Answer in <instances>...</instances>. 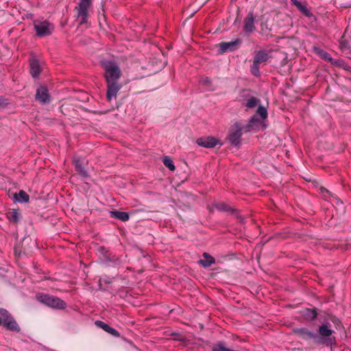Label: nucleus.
Listing matches in <instances>:
<instances>
[{"label": "nucleus", "mask_w": 351, "mask_h": 351, "mask_svg": "<svg viewBox=\"0 0 351 351\" xmlns=\"http://www.w3.org/2000/svg\"><path fill=\"white\" fill-rule=\"evenodd\" d=\"M104 70V77L107 83L106 98L110 101L117 97V94L121 89L117 81L121 77V71L118 65L113 61L105 60L101 62Z\"/></svg>", "instance_id": "f257e3e1"}, {"label": "nucleus", "mask_w": 351, "mask_h": 351, "mask_svg": "<svg viewBox=\"0 0 351 351\" xmlns=\"http://www.w3.org/2000/svg\"><path fill=\"white\" fill-rule=\"evenodd\" d=\"M260 121H261L256 115H254L250 118L248 123L245 125H241L239 123L236 122L234 125V128L230 131L227 137L228 140L234 146L239 145L241 144V138L243 134V132H250L254 128V125Z\"/></svg>", "instance_id": "f03ea898"}, {"label": "nucleus", "mask_w": 351, "mask_h": 351, "mask_svg": "<svg viewBox=\"0 0 351 351\" xmlns=\"http://www.w3.org/2000/svg\"><path fill=\"white\" fill-rule=\"evenodd\" d=\"M36 298L40 303L54 309L63 310L66 307V303L64 300L54 295L38 293L36 295Z\"/></svg>", "instance_id": "7ed1b4c3"}, {"label": "nucleus", "mask_w": 351, "mask_h": 351, "mask_svg": "<svg viewBox=\"0 0 351 351\" xmlns=\"http://www.w3.org/2000/svg\"><path fill=\"white\" fill-rule=\"evenodd\" d=\"M3 325L8 330L19 332L21 328L14 317L8 310L0 308V326Z\"/></svg>", "instance_id": "20e7f679"}, {"label": "nucleus", "mask_w": 351, "mask_h": 351, "mask_svg": "<svg viewBox=\"0 0 351 351\" xmlns=\"http://www.w3.org/2000/svg\"><path fill=\"white\" fill-rule=\"evenodd\" d=\"M269 58V54L264 50L256 51L254 52L253 63L250 66V72L255 77L261 75L260 64L265 63Z\"/></svg>", "instance_id": "39448f33"}, {"label": "nucleus", "mask_w": 351, "mask_h": 351, "mask_svg": "<svg viewBox=\"0 0 351 351\" xmlns=\"http://www.w3.org/2000/svg\"><path fill=\"white\" fill-rule=\"evenodd\" d=\"M330 328L331 325L329 322H326L319 326L317 334L320 335V344L329 346L335 341V337H332L334 331Z\"/></svg>", "instance_id": "423d86ee"}, {"label": "nucleus", "mask_w": 351, "mask_h": 351, "mask_svg": "<svg viewBox=\"0 0 351 351\" xmlns=\"http://www.w3.org/2000/svg\"><path fill=\"white\" fill-rule=\"evenodd\" d=\"M92 5V0H80L75 10L77 12V18L80 21V25L88 23V8Z\"/></svg>", "instance_id": "0eeeda50"}, {"label": "nucleus", "mask_w": 351, "mask_h": 351, "mask_svg": "<svg viewBox=\"0 0 351 351\" xmlns=\"http://www.w3.org/2000/svg\"><path fill=\"white\" fill-rule=\"evenodd\" d=\"M34 28L38 36L44 37L51 34L53 25L47 21H35L34 22Z\"/></svg>", "instance_id": "6e6552de"}, {"label": "nucleus", "mask_w": 351, "mask_h": 351, "mask_svg": "<svg viewBox=\"0 0 351 351\" xmlns=\"http://www.w3.org/2000/svg\"><path fill=\"white\" fill-rule=\"evenodd\" d=\"M293 332L304 340L313 339L316 344L320 345V335L311 332L306 328H294Z\"/></svg>", "instance_id": "1a4fd4ad"}, {"label": "nucleus", "mask_w": 351, "mask_h": 351, "mask_svg": "<svg viewBox=\"0 0 351 351\" xmlns=\"http://www.w3.org/2000/svg\"><path fill=\"white\" fill-rule=\"evenodd\" d=\"M242 43L240 38H237L230 42H222L219 44L220 53H226L228 51H234L239 48Z\"/></svg>", "instance_id": "9d476101"}, {"label": "nucleus", "mask_w": 351, "mask_h": 351, "mask_svg": "<svg viewBox=\"0 0 351 351\" xmlns=\"http://www.w3.org/2000/svg\"><path fill=\"white\" fill-rule=\"evenodd\" d=\"M35 98L36 100L41 104H49L51 101V97L47 86H40L38 87L36 90Z\"/></svg>", "instance_id": "9b49d317"}, {"label": "nucleus", "mask_w": 351, "mask_h": 351, "mask_svg": "<svg viewBox=\"0 0 351 351\" xmlns=\"http://www.w3.org/2000/svg\"><path fill=\"white\" fill-rule=\"evenodd\" d=\"M196 142L198 145L206 148H213L219 143V141L213 136L201 137Z\"/></svg>", "instance_id": "f8f14e48"}, {"label": "nucleus", "mask_w": 351, "mask_h": 351, "mask_svg": "<svg viewBox=\"0 0 351 351\" xmlns=\"http://www.w3.org/2000/svg\"><path fill=\"white\" fill-rule=\"evenodd\" d=\"M255 16L253 12H250L244 20L243 31L245 33H252L256 29L254 26Z\"/></svg>", "instance_id": "ddd939ff"}, {"label": "nucleus", "mask_w": 351, "mask_h": 351, "mask_svg": "<svg viewBox=\"0 0 351 351\" xmlns=\"http://www.w3.org/2000/svg\"><path fill=\"white\" fill-rule=\"evenodd\" d=\"M300 313H301V316L305 320L308 321V322L314 321L318 315L317 309L316 308H306L303 309L302 311H301Z\"/></svg>", "instance_id": "4468645a"}, {"label": "nucleus", "mask_w": 351, "mask_h": 351, "mask_svg": "<svg viewBox=\"0 0 351 351\" xmlns=\"http://www.w3.org/2000/svg\"><path fill=\"white\" fill-rule=\"evenodd\" d=\"M30 73L34 78L39 76L40 73V66L39 61L35 58H29Z\"/></svg>", "instance_id": "2eb2a0df"}, {"label": "nucleus", "mask_w": 351, "mask_h": 351, "mask_svg": "<svg viewBox=\"0 0 351 351\" xmlns=\"http://www.w3.org/2000/svg\"><path fill=\"white\" fill-rule=\"evenodd\" d=\"M95 324L97 327L102 328L104 330H105L108 333L112 335L113 337H120V334L117 330L110 327L108 324H107L106 323H105L102 321L97 320V321H95Z\"/></svg>", "instance_id": "dca6fc26"}, {"label": "nucleus", "mask_w": 351, "mask_h": 351, "mask_svg": "<svg viewBox=\"0 0 351 351\" xmlns=\"http://www.w3.org/2000/svg\"><path fill=\"white\" fill-rule=\"evenodd\" d=\"M73 162L75 165V170L83 177L88 176V173L83 167V160L79 158L75 157L73 158Z\"/></svg>", "instance_id": "f3484780"}, {"label": "nucleus", "mask_w": 351, "mask_h": 351, "mask_svg": "<svg viewBox=\"0 0 351 351\" xmlns=\"http://www.w3.org/2000/svg\"><path fill=\"white\" fill-rule=\"evenodd\" d=\"M110 215L112 218L119 219L121 221H127L130 219L128 213L120 211L118 210H113L110 211Z\"/></svg>", "instance_id": "a211bd4d"}, {"label": "nucleus", "mask_w": 351, "mask_h": 351, "mask_svg": "<svg viewBox=\"0 0 351 351\" xmlns=\"http://www.w3.org/2000/svg\"><path fill=\"white\" fill-rule=\"evenodd\" d=\"M204 259L199 261V264L204 267H208L215 263V258L207 252L203 254Z\"/></svg>", "instance_id": "6ab92c4d"}, {"label": "nucleus", "mask_w": 351, "mask_h": 351, "mask_svg": "<svg viewBox=\"0 0 351 351\" xmlns=\"http://www.w3.org/2000/svg\"><path fill=\"white\" fill-rule=\"evenodd\" d=\"M291 3L306 16H311L312 13L308 9L298 0H291Z\"/></svg>", "instance_id": "aec40b11"}, {"label": "nucleus", "mask_w": 351, "mask_h": 351, "mask_svg": "<svg viewBox=\"0 0 351 351\" xmlns=\"http://www.w3.org/2000/svg\"><path fill=\"white\" fill-rule=\"evenodd\" d=\"M215 207L219 211L230 212L232 214L237 213V209L231 208L229 205L224 202L215 204Z\"/></svg>", "instance_id": "412c9836"}, {"label": "nucleus", "mask_w": 351, "mask_h": 351, "mask_svg": "<svg viewBox=\"0 0 351 351\" xmlns=\"http://www.w3.org/2000/svg\"><path fill=\"white\" fill-rule=\"evenodd\" d=\"M14 197L16 201L21 203L27 202L29 199V195L23 190H21L19 193H15Z\"/></svg>", "instance_id": "4be33fe9"}, {"label": "nucleus", "mask_w": 351, "mask_h": 351, "mask_svg": "<svg viewBox=\"0 0 351 351\" xmlns=\"http://www.w3.org/2000/svg\"><path fill=\"white\" fill-rule=\"evenodd\" d=\"M7 218L14 223H17L19 222V213L15 209L10 210L7 213Z\"/></svg>", "instance_id": "5701e85b"}, {"label": "nucleus", "mask_w": 351, "mask_h": 351, "mask_svg": "<svg viewBox=\"0 0 351 351\" xmlns=\"http://www.w3.org/2000/svg\"><path fill=\"white\" fill-rule=\"evenodd\" d=\"M256 114H258L261 117V119H259L260 121L261 120H264L267 117V109L263 107V106H259L258 107V109L256 110ZM261 121L259 122V123H261ZM258 123H257L254 127H257L258 126Z\"/></svg>", "instance_id": "b1692460"}, {"label": "nucleus", "mask_w": 351, "mask_h": 351, "mask_svg": "<svg viewBox=\"0 0 351 351\" xmlns=\"http://www.w3.org/2000/svg\"><path fill=\"white\" fill-rule=\"evenodd\" d=\"M163 164L171 171L176 169L175 165H173V160L169 157L165 156L162 160Z\"/></svg>", "instance_id": "393cba45"}, {"label": "nucleus", "mask_w": 351, "mask_h": 351, "mask_svg": "<svg viewBox=\"0 0 351 351\" xmlns=\"http://www.w3.org/2000/svg\"><path fill=\"white\" fill-rule=\"evenodd\" d=\"M259 99L254 97H251L246 102L245 106L248 108H254L258 103Z\"/></svg>", "instance_id": "a878e982"}, {"label": "nucleus", "mask_w": 351, "mask_h": 351, "mask_svg": "<svg viewBox=\"0 0 351 351\" xmlns=\"http://www.w3.org/2000/svg\"><path fill=\"white\" fill-rule=\"evenodd\" d=\"M319 54L322 59L327 60L330 62L332 61V58L328 53L323 50H320Z\"/></svg>", "instance_id": "bb28decb"}, {"label": "nucleus", "mask_w": 351, "mask_h": 351, "mask_svg": "<svg viewBox=\"0 0 351 351\" xmlns=\"http://www.w3.org/2000/svg\"><path fill=\"white\" fill-rule=\"evenodd\" d=\"M8 104L7 99L0 96V108L5 107Z\"/></svg>", "instance_id": "cd10ccee"}, {"label": "nucleus", "mask_w": 351, "mask_h": 351, "mask_svg": "<svg viewBox=\"0 0 351 351\" xmlns=\"http://www.w3.org/2000/svg\"><path fill=\"white\" fill-rule=\"evenodd\" d=\"M341 6L346 8H351V0L347 1L341 3Z\"/></svg>", "instance_id": "c85d7f7f"}, {"label": "nucleus", "mask_w": 351, "mask_h": 351, "mask_svg": "<svg viewBox=\"0 0 351 351\" xmlns=\"http://www.w3.org/2000/svg\"><path fill=\"white\" fill-rule=\"evenodd\" d=\"M343 61L341 60H334L332 59V61L330 62V63L333 65H335V66H340L341 65V62Z\"/></svg>", "instance_id": "c756f323"}, {"label": "nucleus", "mask_w": 351, "mask_h": 351, "mask_svg": "<svg viewBox=\"0 0 351 351\" xmlns=\"http://www.w3.org/2000/svg\"><path fill=\"white\" fill-rule=\"evenodd\" d=\"M202 82L204 84H209L210 83V80L208 77H205L203 79Z\"/></svg>", "instance_id": "7c9ffc66"}, {"label": "nucleus", "mask_w": 351, "mask_h": 351, "mask_svg": "<svg viewBox=\"0 0 351 351\" xmlns=\"http://www.w3.org/2000/svg\"><path fill=\"white\" fill-rule=\"evenodd\" d=\"M104 282H105L106 283H110V282H111L109 280H105Z\"/></svg>", "instance_id": "2f4dec72"}, {"label": "nucleus", "mask_w": 351, "mask_h": 351, "mask_svg": "<svg viewBox=\"0 0 351 351\" xmlns=\"http://www.w3.org/2000/svg\"><path fill=\"white\" fill-rule=\"evenodd\" d=\"M322 191H326V193H328V190H326V189H322Z\"/></svg>", "instance_id": "473e14b6"}, {"label": "nucleus", "mask_w": 351, "mask_h": 351, "mask_svg": "<svg viewBox=\"0 0 351 351\" xmlns=\"http://www.w3.org/2000/svg\"><path fill=\"white\" fill-rule=\"evenodd\" d=\"M238 218H241L240 215L237 216Z\"/></svg>", "instance_id": "72a5a7b5"}]
</instances>
